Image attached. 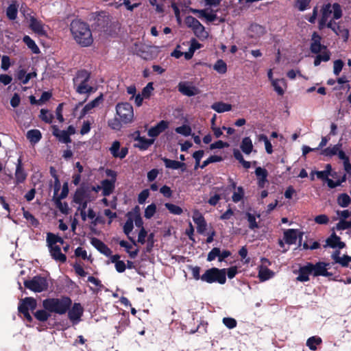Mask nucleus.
<instances>
[{
  "mask_svg": "<svg viewBox=\"0 0 351 351\" xmlns=\"http://www.w3.org/2000/svg\"><path fill=\"white\" fill-rule=\"evenodd\" d=\"M117 114L123 124L130 123L133 121L134 111L132 106L128 103H119L116 106Z\"/></svg>",
  "mask_w": 351,
  "mask_h": 351,
  "instance_id": "obj_8",
  "label": "nucleus"
},
{
  "mask_svg": "<svg viewBox=\"0 0 351 351\" xmlns=\"http://www.w3.org/2000/svg\"><path fill=\"white\" fill-rule=\"evenodd\" d=\"M57 208L64 215H68L69 208L66 202H62L60 199H53Z\"/></svg>",
  "mask_w": 351,
  "mask_h": 351,
  "instance_id": "obj_43",
  "label": "nucleus"
},
{
  "mask_svg": "<svg viewBox=\"0 0 351 351\" xmlns=\"http://www.w3.org/2000/svg\"><path fill=\"white\" fill-rule=\"evenodd\" d=\"M330 58V53L327 49L324 51L322 53H317V56L315 58L314 60V66H319L321 62H328Z\"/></svg>",
  "mask_w": 351,
  "mask_h": 351,
  "instance_id": "obj_33",
  "label": "nucleus"
},
{
  "mask_svg": "<svg viewBox=\"0 0 351 351\" xmlns=\"http://www.w3.org/2000/svg\"><path fill=\"white\" fill-rule=\"evenodd\" d=\"M68 312V317L73 324H77L84 313V308L80 303L75 302L72 306L70 307Z\"/></svg>",
  "mask_w": 351,
  "mask_h": 351,
  "instance_id": "obj_10",
  "label": "nucleus"
},
{
  "mask_svg": "<svg viewBox=\"0 0 351 351\" xmlns=\"http://www.w3.org/2000/svg\"><path fill=\"white\" fill-rule=\"evenodd\" d=\"M136 141H138V145L137 147L141 150H146L154 142V139L146 138L144 136H138L136 138Z\"/></svg>",
  "mask_w": 351,
  "mask_h": 351,
  "instance_id": "obj_32",
  "label": "nucleus"
},
{
  "mask_svg": "<svg viewBox=\"0 0 351 351\" xmlns=\"http://www.w3.org/2000/svg\"><path fill=\"white\" fill-rule=\"evenodd\" d=\"M108 126L115 130H119L121 128V123H123L121 119H118L117 118H114L108 120Z\"/></svg>",
  "mask_w": 351,
  "mask_h": 351,
  "instance_id": "obj_57",
  "label": "nucleus"
},
{
  "mask_svg": "<svg viewBox=\"0 0 351 351\" xmlns=\"http://www.w3.org/2000/svg\"><path fill=\"white\" fill-rule=\"evenodd\" d=\"M109 151L112 156L115 158L123 159L128 154V148L123 147L121 148V143L119 141H114Z\"/></svg>",
  "mask_w": 351,
  "mask_h": 351,
  "instance_id": "obj_11",
  "label": "nucleus"
},
{
  "mask_svg": "<svg viewBox=\"0 0 351 351\" xmlns=\"http://www.w3.org/2000/svg\"><path fill=\"white\" fill-rule=\"evenodd\" d=\"M240 148L245 154H250L253 150V144L251 138L248 136L242 139Z\"/></svg>",
  "mask_w": 351,
  "mask_h": 351,
  "instance_id": "obj_28",
  "label": "nucleus"
},
{
  "mask_svg": "<svg viewBox=\"0 0 351 351\" xmlns=\"http://www.w3.org/2000/svg\"><path fill=\"white\" fill-rule=\"evenodd\" d=\"M23 217L29 222L32 226L36 228L39 226V221L28 210L22 208Z\"/></svg>",
  "mask_w": 351,
  "mask_h": 351,
  "instance_id": "obj_37",
  "label": "nucleus"
},
{
  "mask_svg": "<svg viewBox=\"0 0 351 351\" xmlns=\"http://www.w3.org/2000/svg\"><path fill=\"white\" fill-rule=\"evenodd\" d=\"M169 122L165 120L160 121L155 126L148 130V135L150 137H157L160 134L168 128Z\"/></svg>",
  "mask_w": 351,
  "mask_h": 351,
  "instance_id": "obj_19",
  "label": "nucleus"
},
{
  "mask_svg": "<svg viewBox=\"0 0 351 351\" xmlns=\"http://www.w3.org/2000/svg\"><path fill=\"white\" fill-rule=\"evenodd\" d=\"M186 22L189 27H192L195 31L198 29L204 30V27L193 16H188L186 19Z\"/></svg>",
  "mask_w": 351,
  "mask_h": 351,
  "instance_id": "obj_35",
  "label": "nucleus"
},
{
  "mask_svg": "<svg viewBox=\"0 0 351 351\" xmlns=\"http://www.w3.org/2000/svg\"><path fill=\"white\" fill-rule=\"evenodd\" d=\"M165 206L171 214L180 215L183 213V210L181 207L173 204L165 203Z\"/></svg>",
  "mask_w": 351,
  "mask_h": 351,
  "instance_id": "obj_46",
  "label": "nucleus"
},
{
  "mask_svg": "<svg viewBox=\"0 0 351 351\" xmlns=\"http://www.w3.org/2000/svg\"><path fill=\"white\" fill-rule=\"evenodd\" d=\"M223 323L229 329L235 328L237 324L236 319L232 317H224L223 319Z\"/></svg>",
  "mask_w": 351,
  "mask_h": 351,
  "instance_id": "obj_63",
  "label": "nucleus"
},
{
  "mask_svg": "<svg viewBox=\"0 0 351 351\" xmlns=\"http://www.w3.org/2000/svg\"><path fill=\"white\" fill-rule=\"evenodd\" d=\"M332 9H333V19H339L342 16V10L341 8V5L337 3H335L332 5Z\"/></svg>",
  "mask_w": 351,
  "mask_h": 351,
  "instance_id": "obj_60",
  "label": "nucleus"
},
{
  "mask_svg": "<svg viewBox=\"0 0 351 351\" xmlns=\"http://www.w3.org/2000/svg\"><path fill=\"white\" fill-rule=\"evenodd\" d=\"M24 286L25 288L34 292L40 293L48 289L49 282L46 277L37 275L34 276L31 280H25Z\"/></svg>",
  "mask_w": 351,
  "mask_h": 351,
  "instance_id": "obj_5",
  "label": "nucleus"
},
{
  "mask_svg": "<svg viewBox=\"0 0 351 351\" xmlns=\"http://www.w3.org/2000/svg\"><path fill=\"white\" fill-rule=\"evenodd\" d=\"M334 32L339 36H341L344 42H347L349 38V30L341 26L339 24L337 25V27Z\"/></svg>",
  "mask_w": 351,
  "mask_h": 351,
  "instance_id": "obj_39",
  "label": "nucleus"
},
{
  "mask_svg": "<svg viewBox=\"0 0 351 351\" xmlns=\"http://www.w3.org/2000/svg\"><path fill=\"white\" fill-rule=\"evenodd\" d=\"M175 130L178 134H182L184 136H188L191 134V128L188 125H183L178 127Z\"/></svg>",
  "mask_w": 351,
  "mask_h": 351,
  "instance_id": "obj_52",
  "label": "nucleus"
},
{
  "mask_svg": "<svg viewBox=\"0 0 351 351\" xmlns=\"http://www.w3.org/2000/svg\"><path fill=\"white\" fill-rule=\"evenodd\" d=\"M156 212V205L154 203L147 206L145 210V217L146 219H151Z\"/></svg>",
  "mask_w": 351,
  "mask_h": 351,
  "instance_id": "obj_53",
  "label": "nucleus"
},
{
  "mask_svg": "<svg viewBox=\"0 0 351 351\" xmlns=\"http://www.w3.org/2000/svg\"><path fill=\"white\" fill-rule=\"evenodd\" d=\"M162 160L164 162L165 167L168 169H178L182 168V171H184L186 168V164L184 162L171 160L167 158H163Z\"/></svg>",
  "mask_w": 351,
  "mask_h": 351,
  "instance_id": "obj_24",
  "label": "nucleus"
},
{
  "mask_svg": "<svg viewBox=\"0 0 351 351\" xmlns=\"http://www.w3.org/2000/svg\"><path fill=\"white\" fill-rule=\"evenodd\" d=\"M34 315L35 318L39 322H45L48 320V319L51 316V313L48 312V311L44 309L38 310L34 313Z\"/></svg>",
  "mask_w": 351,
  "mask_h": 351,
  "instance_id": "obj_38",
  "label": "nucleus"
},
{
  "mask_svg": "<svg viewBox=\"0 0 351 351\" xmlns=\"http://www.w3.org/2000/svg\"><path fill=\"white\" fill-rule=\"evenodd\" d=\"M202 282L213 284L224 285L226 282V269L211 267L203 274Z\"/></svg>",
  "mask_w": 351,
  "mask_h": 351,
  "instance_id": "obj_4",
  "label": "nucleus"
},
{
  "mask_svg": "<svg viewBox=\"0 0 351 351\" xmlns=\"http://www.w3.org/2000/svg\"><path fill=\"white\" fill-rule=\"evenodd\" d=\"M29 28L40 36H47V32L44 29V24L34 16H30Z\"/></svg>",
  "mask_w": 351,
  "mask_h": 351,
  "instance_id": "obj_14",
  "label": "nucleus"
},
{
  "mask_svg": "<svg viewBox=\"0 0 351 351\" xmlns=\"http://www.w3.org/2000/svg\"><path fill=\"white\" fill-rule=\"evenodd\" d=\"M90 79V73L85 70L82 69L76 73L73 78L74 86H76L75 90L79 94H90L94 92V88L88 84Z\"/></svg>",
  "mask_w": 351,
  "mask_h": 351,
  "instance_id": "obj_3",
  "label": "nucleus"
},
{
  "mask_svg": "<svg viewBox=\"0 0 351 351\" xmlns=\"http://www.w3.org/2000/svg\"><path fill=\"white\" fill-rule=\"evenodd\" d=\"M341 147V144L338 143L337 145H335L332 147H326L322 150V154L326 156H332L337 155Z\"/></svg>",
  "mask_w": 351,
  "mask_h": 351,
  "instance_id": "obj_41",
  "label": "nucleus"
},
{
  "mask_svg": "<svg viewBox=\"0 0 351 351\" xmlns=\"http://www.w3.org/2000/svg\"><path fill=\"white\" fill-rule=\"evenodd\" d=\"M23 41L27 46V47L31 49L32 53L35 54H38L40 53L39 47L36 44L35 41L30 38V36L27 35L24 36L23 38Z\"/></svg>",
  "mask_w": 351,
  "mask_h": 351,
  "instance_id": "obj_30",
  "label": "nucleus"
},
{
  "mask_svg": "<svg viewBox=\"0 0 351 351\" xmlns=\"http://www.w3.org/2000/svg\"><path fill=\"white\" fill-rule=\"evenodd\" d=\"M344 65V62L341 59H338L333 62V73L335 75H339Z\"/></svg>",
  "mask_w": 351,
  "mask_h": 351,
  "instance_id": "obj_56",
  "label": "nucleus"
},
{
  "mask_svg": "<svg viewBox=\"0 0 351 351\" xmlns=\"http://www.w3.org/2000/svg\"><path fill=\"white\" fill-rule=\"evenodd\" d=\"M134 228L133 223V218L129 217L128 218L126 222L123 226V232L127 236L128 239L132 243L133 245H136V241L134 239L133 237H130V233Z\"/></svg>",
  "mask_w": 351,
  "mask_h": 351,
  "instance_id": "obj_23",
  "label": "nucleus"
},
{
  "mask_svg": "<svg viewBox=\"0 0 351 351\" xmlns=\"http://www.w3.org/2000/svg\"><path fill=\"white\" fill-rule=\"evenodd\" d=\"M86 197V191L84 188H78L76 189L74 195L73 201L75 204H80L83 201H84V199Z\"/></svg>",
  "mask_w": 351,
  "mask_h": 351,
  "instance_id": "obj_40",
  "label": "nucleus"
},
{
  "mask_svg": "<svg viewBox=\"0 0 351 351\" xmlns=\"http://www.w3.org/2000/svg\"><path fill=\"white\" fill-rule=\"evenodd\" d=\"M154 90L153 82H149L142 90L141 95L144 98H149L152 92Z\"/></svg>",
  "mask_w": 351,
  "mask_h": 351,
  "instance_id": "obj_58",
  "label": "nucleus"
},
{
  "mask_svg": "<svg viewBox=\"0 0 351 351\" xmlns=\"http://www.w3.org/2000/svg\"><path fill=\"white\" fill-rule=\"evenodd\" d=\"M72 305V300L68 296L47 298L43 301V308L49 313L58 315L65 314Z\"/></svg>",
  "mask_w": 351,
  "mask_h": 351,
  "instance_id": "obj_2",
  "label": "nucleus"
},
{
  "mask_svg": "<svg viewBox=\"0 0 351 351\" xmlns=\"http://www.w3.org/2000/svg\"><path fill=\"white\" fill-rule=\"evenodd\" d=\"M71 35L80 46L87 47L93 43V37L89 25L80 19L73 20L70 24Z\"/></svg>",
  "mask_w": 351,
  "mask_h": 351,
  "instance_id": "obj_1",
  "label": "nucleus"
},
{
  "mask_svg": "<svg viewBox=\"0 0 351 351\" xmlns=\"http://www.w3.org/2000/svg\"><path fill=\"white\" fill-rule=\"evenodd\" d=\"M103 101V95L101 94L99 96L94 99L90 102L88 103L85 105L88 111L91 110L93 108L97 107L99 104Z\"/></svg>",
  "mask_w": 351,
  "mask_h": 351,
  "instance_id": "obj_54",
  "label": "nucleus"
},
{
  "mask_svg": "<svg viewBox=\"0 0 351 351\" xmlns=\"http://www.w3.org/2000/svg\"><path fill=\"white\" fill-rule=\"evenodd\" d=\"M56 239H57V235L54 234L53 233L48 232L47 234V245H48L49 248L56 245L57 243Z\"/></svg>",
  "mask_w": 351,
  "mask_h": 351,
  "instance_id": "obj_62",
  "label": "nucleus"
},
{
  "mask_svg": "<svg viewBox=\"0 0 351 351\" xmlns=\"http://www.w3.org/2000/svg\"><path fill=\"white\" fill-rule=\"evenodd\" d=\"M351 203V198L347 193H341L337 197V204L343 208L348 206Z\"/></svg>",
  "mask_w": 351,
  "mask_h": 351,
  "instance_id": "obj_42",
  "label": "nucleus"
},
{
  "mask_svg": "<svg viewBox=\"0 0 351 351\" xmlns=\"http://www.w3.org/2000/svg\"><path fill=\"white\" fill-rule=\"evenodd\" d=\"M220 249L219 247H213L208 254L207 261L210 262L214 261L216 257L219 258Z\"/></svg>",
  "mask_w": 351,
  "mask_h": 351,
  "instance_id": "obj_59",
  "label": "nucleus"
},
{
  "mask_svg": "<svg viewBox=\"0 0 351 351\" xmlns=\"http://www.w3.org/2000/svg\"><path fill=\"white\" fill-rule=\"evenodd\" d=\"M223 160V158L221 156L213 155L210 156L208 158L204 160L200 166L201 169H204L207 167L209 164L213 162H221Z\"/></svg>",
  "mask_w": 351,
  "mask_h": 351,
  "instance_id": "obj_47",
  "label": "nucleus"
},
{
  "mask_svg": "<svg viewBox=\"0 0 351 351\" xmlns=\"http://www.w3.org/2000/svg\"><path fill=\"white\" fill-rule=\"evenodd\" d=\"M115 182L114 180H109L108 179L101 181L102 195L104 196H109L112 193L115 188Z\"/></svg>",
  "mask_w": 351,
  "mask_h": 351,
  "instance_id": "obj_22",
  "label": "nucleus"
},
{
  "mask_svg": "<svg viewBox=\"0 0 351 351\" xmlns=\"http://www.w3.org/2000/svg\"><path fill=\"white\" fill-rule=\"evenodd\" d=\"M211 108L218 113H222L231 110L232 105L222 101H218L214 103L211 106Z\"/></svg>",
  "mask_w": 351,
  "mask_h": 351,
  "instance_id": "obj_29",
  "label": "nucleus"
},
{
  "mask_svg": "<svg viewBox=\"0 0 351 351\" xmlns=\"http://www.w3.org/2000/svg\"><path fill=\"white\" fill-rule=\"evenodd\" d=\"M237 189V191L234 192L232 196V199L235 203L240 202L243 198L245 194L242 186H238Z\"/></svg>",
  "mask_w": 351,
  "mask_h": 351,
  "instance_id": "obj_50",
  "label": "nucleus"
},
{
  "mask_svg": "<svg viewBox=\"0 0 351 351\" xmlns=\"http://www.w3.org/2000/svg\"><path fill=\"white\" fill-rule=\"evenodd\" d=\"M274 275V272L271 269H268L266 267L261 266L259 271H258V278L261 281H265L271 278H272Z\"/></svg>",
  "mask_w": 351,
  "mask_h": 351,
  "instance_id": "obj_31",
  "label": "nucleus"
},
{
  "mask_svg": "<svg viewBox=\"0 0 351 351\" xmlns=\"http://www.w3.org/2000/svg\"><path fill=\"white\" fill-rule=\"evenodd\" d=\"M188 268L191 270L193 277L195 280H201L202 281L203 274L200 275L201 268L199 266L189 265Z\"/></svg>",
  "mask_w": 351,
  "mask_h": 351,
  "instance_id": "obj_51",
  "label": "nucleus"
},
{
  "mask_svg": "<svg viewBox=\"0 0 351 351\" xmlns=\"http://www.w3.org/2000/svg\"><path fill=\"white\" fill-rule=\"evenodd\" d=\"M90 243L94 246L100 253L106 256H110L112 254V250L100 239L93 237L90 239Z\"/></svg>",
  "mask_w": 351,
  "mask_h": 351,
  "instance_id": "obj_16",
  "label": "nucleus"
},
{
  "mask_svg": "<svg viewBox=\"0 0 351 351\" xmlns=\"http://www.w3.org/2000/svg\"><path fill=\"white\" fill-rule=\"evenodd\" d=\"M178 91L182 95L192 97L199 93V90L193 86H189L186 82H180L178 85Z\"/></svg>",
  "mask_w": 351,
  "mask_h": 351,
  "instance_id": "obj_17",
  "label": "nucleus"
},
{
  "mask_svg": "<svg viewBox=\"0 0 351 351\" xmlns=\"http://www.w3.org/2000/svg\"><path fill=\"white\" fill-rule=\"evenodd\" d=\"M322 339L318 336H313L309 337L306 341V346L311 350L315 351L317 350V346L322 344Z\"/></svg>",
  "mask_w": 351,
  "mask_h": 351,
  "instance_id": "obj_34",
  "label": "nucleus"
},
{
  "mask_svg": "<svg viewBox=\"0 0 351 351\" xmlns=\"http://www.w3.org/2000/svg\"><path fill=\"white\" fill-rule=\"evenodd\" d=\"M37 307V302L36 299L32 297H26L21 299L19 303L18 311L19 313L23 314L24 318L29 322L33 321L29 311H34Z\"/></svg>",
  "mask_w": 351,
  "mask_h": 351,
  "instance_id": "obj_7",
  "label": "nucleus"
},
{
  "mask_svg": "<svg viewBox=\"0 0 351 351\" xmlns=\"http://www.w3.org/2000/svg\"><path fill=\"white\" fill-rule=\"evenodd\" d=\"M255 174L257 178V184L261 189H263L265 186V184L268 182L267 176L268 171L266 169L261 167H256L255 170Z\"/></svg>",
  "mask_w": 351,
  "mask_h": 351,
  "instance_id": "obj_18",
  "label": "nucleus"
},
{
  "mask_svg": "<svg viewBox=\"0 0 351 351\" xmlns=\"http://www.w3.org/2000/svg\"><path fill=\"white\" fill-rule=\"evenodd\" d=\"M27 178V173H25L23 167L22 156H20L16 165L15 171V184H19L25 182Z\"/></svg>",
  "mask_w": 351,
  "mask_h": 351,
  "instance_id": "obj_13",
  "label": "nucleus"
},
{
  "mask_svg": "<svg viewBox=\"0 0 351 351\" xmlns=\"http://www.w3.org/2000/svg\"><path fill=\"white\" fill-rule=\"evenodd\" d=\"M26 137L32 144H36L42 138V134L39 130L32 129L27 131Z\"/></svg>",
  "mask_w": 351,
  "mask_h": 351,
  "instance_id": "obj_25",
  "label": "nucleus"
},
{
  "mask_svg": "<svg viewBox=\"0 0 351 351\" xmlns=\"http://www.w3.org/2000/svg\"><path fill=\"white\" fill-rule=\"evenodd\" d=\"M310 50L311 53L317 54L322 50H326V46L322 45L321 43H311Z\"/></svg>",
  "mask_w": 351,
  "mask_h": 351,
  "instance_id": "obj_49",
  "label": "nucleus"
},
{
  "mask_svg": "<svg viewBox=\"0 0 351 351\" xmlns=\"http://www.w3.org/2000/svg\"><path fill=\"white\" fill-rule=\"evenodd\" d=\"M213 69L220 74H224L227 71V64L223 60H217L213 66Z\"/></svg>",
  "mask_w": 351,
  "mask_h": 351,
  "instance_id": "obj_45",
  "label": "nucleus"
},
{
  "mask_svg": "<svg viewBox=\"0 0 351 351\" xmlns=\"http://www.w3.org/2000/svg\"><path fill=\"white\" fill-rule=\"evenodd\" d=\"M327 265H330V263L322 261H319L315 264V267L317 271V275H318V276H322L325 267H327Z\"/></svg>",
  "mask_w": 351,
  "mask_h": 351,
  "instance_id": "obj_61",
  "label": "nucleus"
},
{
  "mask_svg": "<svg viewBox=\"0 0 351 351\" xmlns=\"http://www.w3.org/2000/svg\"><path fill=\"white\" fill-rule=\"evenodd\" d=\"M49 252L53 259L60 263H64L66 261V256L61 252L59 245H55L49 248Z\"/></svg>",
  "mask_w": 351,
  "mask_h": 351,
  "instance_id": "obj_21",
  "label": "nucleus"
},
{
  "mask_svg": "<svg viewBox=\"0 0 351 351\" xmlns=\"http://www.w3.org/2000/svg\"><path fill=\"white\" fill-rule=\"evenodd\" d=\"M245 217L249 223L248 227L250 230L258 228L259 226L256 221V216L254 214L247 212L245 213Z\"/></svg>",
  "mask_w": 351,
  "mask_h": 351,
  "instance_id": "obj_44",
  "label": "nucleus"
},
{
  "mask_svg": "<svg viewBox=\"0 0 351 351\" xmlns=\"http://www.w3.org/2000/svg\"><path fill=\"white\" fill-rule=\"evenodd\" d=\"M309 275H311V272L306 263L304 266L300 267L297 280L300 282H307L309 280Z\"/></svg>",
  "mask_w": 351,
  "mask_h": 351,
  "instance_id": "obj_26",
  "label": "nucleus"
},
{
  "mask_svg": "<svg viewBox=\"0 0 351 351\" xmlns=\"http://www.w3.org/2000/svg\"><path fill=\"white\" fill-rule=\"evenodd\" d=\"M37 307V302L36 299L32 297H26L21 299L19 303L18 311L19 313L23 314L24 318L29 322L33 321L29 311H34Z\"/></svg>",
  "mask_w": 351,
  "mask_h": 351,
  "instance_id": "obj_6",
  "label": "nucleus"
},
{
  "mask_svg": "<svg viewBox=\"0 0 351 351\" xmlns=\"http://www.w3.org/2000/svg\"><path fill=\"white\" fill-rule=\"evenodd\" d=\"M35 77H36V72L26 73V71L24 69L19 70L17 73V78L21 81L23 84H27L30 79Z\"/></svg>",
  "mask_w": 351,
  "mask_h": 351,
  "instance_id": "obj_27",
  "label": "nucleus"
},
{
  "mask_svg": "<svg viewBox=\"0 0 351 351\" xmlns=\"http://www.w3.org/2000/svg\"><path fill=\"white\" fill-rule=\"evenodd\" d=\"M18 5L15 3H11L6 9V16L11 20L14 21L17 18Z\"/></svg>",
  "mask_w": 351,
  "mask_h": 351,
  "instance_id": "obj_36",
  "label": "nucleus"
},
{
  "mask_svg": "<svg viewBox=\"0 0 351 351\" xmlns=\"http://www.w3.org/2000/svg\"><path fill=\"white\" fill-rule=\"evenodd\" d=\"M52 134L56 136L59 141L64 143H69L71 142V137L68 135L65 130H60L57 125H52Z\"/></svg>",
  "mask_w": 351,
  "mask_h": 351,
  "instance_id": "obj_20",
  "label": "nucleus"
},
{
  "mask_svg": "<svg viewBox=\"0 0 351 351\" xmlns=\"http://www.w3.org/2000/svg\"><path fill=\"white\" fill-rule=\"evenodd\" d=\"M335 228L337 230H345L350 229L351 228V221L340 219V221L336 224Z\"/></svg>",
  "mask_w": 351,
  "mask_h": 351,
  "instance_id": "obj_55",
  "label": "nucleus"
},
{
  "mask_svg": "<svg viewBox=\"0 0 351 351\" xmlns=\"http://www.w3.org/2000/svg\"><path fill=\"white\" fill-rule=\"evenodd\" d=\"M229 146V144L226 142H223L221 140H219L212 144L210 145V149H223L225 147H228Z\"/></svg>",
  "mask_w": 351,
  "mask_h": 351,
  "instance_id": "obj_64",
  "label": "nucleus"
},
{
  "mask_svg": "<svg viewBox=\"0 0 351 351\" xmlns=\"http://www.w3.org/2000/svg\"><path fill=\"white\" fill-rule=\"evenodd\" d=\"M193 220L197 225V230L199 234H203L206 230L207 223L204 216L198 211L193 213Z\"/></svg>",
  "mask_w": 351,
  "mask_h": 351,
  "instance_id": "obj_15",
  "label": "nucleus"
},
{
  "mask_svg": "<svg viewBox=\"0 0 351 351\" xmlns=\"http://www.w3.org/2000/svg\"><path fill=\"white\" fill-rule=\"evenodd\" d=\"M40 119L47 123H51L54 118L53 115L49 113L48 110L41 109L39 115Z\"/></svg>",
  "mask_w": 351,
  "mask_h": 351,
  "instance_id": "obj_48",
  "label": "nucleus"
},
{
  "mask_svg": "<svg viewBox=\"0 0 351 351\" xmlns=\"http://www.w3.org/2000/svg\"><path fill=\"white\" fill-rule=\"evenodd\" d=\"M346 246L345 242L341 241V237L335 232H332L326 239L324 247H330L332 249H343Z\"/></svg>",
  "mask_w": 351,
  "mask_h": 351,
  "instance_id": "obj_12",
  "label": "nucleus"
},
{
  "mask_svg": "<svg viewBox=\"0 0 351 351\" xmlns=\"http://www.w3.org/2000/svg\"><path fill=\"white\" fill-rule=\"evenodd\" d=\"M303 232L298 229H288L284 232V239L289 245L295 244L297 239H299V245H302Z\"/></svg>",
  "mask_w": 351,
  "mask_h": 351,
  "instance_id": "obj_9",
  "label": "nucleus"
}]
</instances>
